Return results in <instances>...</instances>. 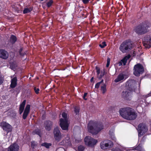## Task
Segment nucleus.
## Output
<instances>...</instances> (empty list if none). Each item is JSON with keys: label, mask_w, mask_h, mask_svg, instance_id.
Wrapping results in <instances>:
<instances>
[{"label": "nucleus", "mask_w": 151, "mask_h": 151, "mask_svg": "<svg viewBox=\"0 0 151 151\" xmlns=\"http://www.w3.org/2000/svg\"><path fill=\"white\" fill-rule=\"evenodd\" d=\"M136 81L134 80L127 81L126 83V89L124 90L121 94L123 98L126 100H130L132 96V91L135 89Z\"/></svg>", "instance_id": "1"}, {"label": "nucleus", "mask_w": 151, "mask_h": 151, "mask_svg": "<svg viewBox=\"0 0 151 151\" xmlns=\"http://www.w3.org/2000/svg\"><path fill=\"white\" fill-rule=\"evenodd\" d=\"M120 114L123 118L128 120L135 119L137 116V113L132 109L127 107L121 109L119 110Z\"/></svg>", "instance_id": "2"}, {"label": "nucleus", "mask_w": 151, "mask_h": 151, "mask_svg": "<svg viewBox=\"0 0 151 151\" xmlns=\"http://www.w3.org/2000/svg\"><path fill=\"white\" fill-rule=\"evenodd\" d=\"M88 128L89 132L93 134H96L103 129V127L102 124L90 121L88 124Z\"/></svg>", "instance_id": "3"}, {"label": "nucleus", "mask_w": 151, "mask_h": 151, "mask_svg": "<svg viewBox=\"0 0 151 151\" xmlns=\"http://www.w3.org/2000/svg\"><path fill=\"white\" fill-rule=\"evenodd\" d=\"M150 27L151 24L150 22H144L136 27L134 31L138 34H144L150 29Z\"/></svg>", "instance_id": "4"}, {"label": "nucleus", "mask_w": 151, "mask_h": 151, "mask_svg": "<svg viewBox=\"0 0 151 151\" xmlns=\"http://www.w3.org/2000/svg\"><path fill=\"white\" fill-rule=\"evenodd\" d=\"M62 115L63 119L61 118L60 119V125L63 129L67 130L68 129L69 124L68 120L67 115L65 112H63Z\"/></svg>", "instance_id": "5"}, {"label": "nucleus", "mask_w": 151, "mask_h": 151, "mask_svg": "<svg viewBox=\"0 0 151 151\" xmlns=\"http://www.w3.org/2000/svg\"><path fill=\"white\" fill-rule=\"evenodd\" d=\"M133 47L131 42L129 40H126L122 43L119 47L120 50L123 52H126L131 50Z\"/></svg>", "instance_id": "6"}, {"label": "nucleus", "mask_w": 151, "mask_h": 151, "mask_svg": "<svg viewBox=\"0 0 151 151\" xmlns=\"http://www.w3.org/2000/svg\"><path fill=\"white\" fill-rule=\"evenodd\" d=\"M84 142L86 146L93 147L98 142L97 139L89 136H87L84 139Z\"/></svg>", "instance_id": "7"}, {"label": "nucleus", "mask_w": 151, "mask_h": 151, "mask_svg": "<svg viewBox=\"0 0 151 151\" xmlns=\"http://www.w3.org/2000/svg\"><path fill=\"white\" fill-rule=\"evenodd\" d=\"M137 130L139 137L141 136L148 131L147 126L145 123H141L138 126Z\"/></svg>", "instance_id": "8"}, {"label": "nucleus", "mask_w": 151, "mask_h": 151, "mask_svg": "<svg viewBox=\"0 0 151 151\" xmlns=\"http://www.w3.org/2000/svg\"><path fill=\"white\" fill-rule=\"evenodd\" d=\"M134 74L136 76H139L144 71L143 68L139 64L135 65L134 67Z\"/></svg>", "instance_id": "9"}, {"label": "nucleus", "mask_w": 151, "mask_h": 151, "mask_svg": "<svg viewBox=\"0 0 151 151\" xmlns=\"http://www.w3.org/2000/svg\"><path fill=\"white\" fill-rule=\"evenodd\" d=\"M113 145L112 142L109 140H106L101 142L100 147L102 149H106L111 147Z\"/></svg>", "instance_id": "10"}, {"label": "nucleus", "mask_w": 151, "mask_h": 151, "mask_svg": "<svg viewBox=\"0 0 151 151\" xmlns=\"http://www.w3.org/2000/svg\"><path fill=\"white\" fill-rule=\"evenodd\" d=\"M129 75L127 73L123 72L120 74L115 79L114 81L115 82H118L119 81H123L124 80L127 78Z\"/></svg>", "instance_id": "11"}, {"label": "nucleus", "mask_w": 151, "mask_h": 151, "mask_svg": "<svg viewBox=\"0 0 151 151\" xmlns=\"http://www.w3.org/2000/svg\"><path fill=\"white\" fill-rule=\"evenodd\" d=\"M54 135L55 139L57 141H59L61 138L62 136L58 127L55 128L54 131Z\"/></svg>", "instance_id": "12"}, {"label": "nucleus", "mask_w": 151, "mask_h": 151, "mask_svg": "<svg viewBox=\"0 0 151 151\" xmlns=\"http://www.w3.org/2000/svg\"><path fill=\"white\" fill-rule=\"evenodd\" d=\"M1 126L4 131L7 132L11 131L12 127L8 123L3 122L1 123Z\"/></svg>", "instance_id": "13"}, {"label": "nucleus", "mask_w": 151, "mask_h": 151, "mask_svg": "<svg viewBox=\"0 0 151 151\" xmlns=\"http://www.w3.org/2000/svg\"><path fill=\"white\" fill-rule=\"evenodd\" d=\"M60 145L65 146H68L71 145V143L70 141L69 137H67L63 139L60 143Z\"/></svg>", "instance_id": "14"}, {"label": "nucleus", "mask_w": 151, "mask_h": 151, "mask_svg": "<svg viewBox=\"0 0 151 151\" xmlns=\"http://www.w3.org/2000/svg\"><path fill=\"white\" fill-rule=\"evenodd\" d=\"M8 52L4 50H0V58L4 59H7L9 57Z\"/></svg>", "instance_id": "15"}, {"label": "nucleus", "mask_w": 151, "mask_h": 151, "mask_svg": "<svg viewBox=\"0 0 151 151\" xmlns=\"http://www.w3.org/2000/svg\"><path fill=\"white\" fill-rule=\"evenodd\" d=\"M19 149L18 145L16 143L11 145L8 148V151H18Z\"/></svg>", "instance_id": "16"}, {"label": "nucleus", "mask_w": 151, "mask_h": 151, "mask_svg": "<svg viewBox=\"0 0 151 151\" xmlns=\"http://www.w3.org/2000/svg\"><path fill=\"white\" fill-rule=\"evenodd\" d=\"M30 107V106L29 104H28L26 106L23 115V119H25L27 116L29 111Z\"/></svg>", "instance_id": "17"}, {"label": "nucleus", "mask_w": 151, "mask_h": 151, "mask_svg": "<svg viewBox=\"0 0 151 151\" xmlns=\"http://www.w3.org/2000/svg\"><path fill=\"white\" fill-rule=\"evenodd\" d=\"M130 55H128L124 57L119 63V65L120 66L122 65H125L127 60L130 58Z\"/></svg>", "instance_id": "18"}, {"label": "nucleus", "mask_w": 151, "mask_h": 151, "mask_svg": "<svg viewBox=\"0 0 151 151\" xmlns=\"http://www.w3.org/2000/svg\"><path fill=\"white\" fill-rule=\"evenodd\" d=\"M144 46L145 47L149 48L151 46V36L149 37V40L143 41Z\"/></svg>", "instance_id": "19"}, {"label": "nucleus", "mask_w": 151, "mask_h": 151, "mask_svg": "<svg viewBox=\"0 0 151 151\" xmlns=\"http://www.w3.org/2000/svg\"><path fill=\"white\" fill-rule=\"evenodd\" d=\"M17 78L16 77H14L11 79V84L10 86L11 88H14L17 85Z\"/></svg>", "instance_id": "20"}, {"label": "nucleus", "mask_w": 151, "mask_h": 151, "mask_svg": "<svg viewBox=\"0 0 151 151\" xmlns=\"http://www.w3.org/2000/svg\"><path fill=\"white\" fill-rule=\"evenodd\" d=\"M115 151H131L128 148L121 146L119 148H117Z\"/></svg>", "instance_id": "21"}, {"label": "nucleus", "mask_w": 151, "mask_h": 151, "mask_svg": "<svg viewBox=\"0 0 151 151\" xmlns=\"http://www.w3.org/2000/svg\"><path fill=\"white\" fill-rule=\"evenodd\" d=\"M45 124L46 125L45 129L48 130H50L52 125V122L50 121L46 122Z\"/></svg>", "instance_id": "22"}, {"label": "nucleus", "mask_w": 151, "mask_h": 151, "mask_svg": "<svg viewBox=\"0 0 151 151\" xmlns=\"http://www.w3.org/2000/svg\"><path fill=\"white\" fill-rule=\"evenodd\" d=\"M150 93L147 95H147L145 96V97L146 98V101L147 104H150L151 103V96H150Z\"/></svg>", "instance_id": "23"}, {"label": "nucleus", "mask_w": 151, "mask_h": 151, "mask_svg": "<svg viewBox=\"0 0 151 151\" xmlns=\"http://www.w3.org/2000/svg\"><path fill=\"white\" fill-rule=\"evenodd\" d=\"M132 150H137L140 151H145L142 148L141 145H139L138 146L135 148H133Z\"/></svg>", "instance_id": "24"}, {"label": "nucleus", "mask_w": 151, "mask_h": 151, "mask_svg": "<svg viewBox=\"0 0 151 151\" xmlns=\"http://www.w3.org/2000/svg\"><path fill=\"white\" fill-rule=\"evenodd\" d=\"M109 134L110 136V137L111 139L114 141H116V137L115 136L114 132H111L110 131L109 132Z\"/></svg>", "instance_id": "25"}, {"label": "nucleus", "mask_w": 151, "mask_h": 151, "mask_svg": "<svg viewBox=\"0 0 151 151\" xmlns=\"http://www.w3.org/2000/svg\"><path fill=\"white\" fill-rule=\"evenodd\" d=\"M25 104H20L19 107V112L20 114H21L24 109Z\"/></svg>", "instance_id": "26"}, {"label": "nucleus", "mask_w": 151, "mask_h": 151, "mask_svg": "<svg viewBox=\"0 0 151 151\" xmlns=\"http://www.w3.org/2000/svg\"><path fill=\"white\" fill-rule=\"evenodd\" d=\"M32 10V8L31 7L25 8L24 10L23 13L24 14H26L29 13Z\"/></svg>", "instance_id": "27"}, {"label": "nucleus", "mask_w": 151, "mask_h": 151, "mask_svg": "<svg viewBox=\"0 0 151 151\" xmlns=\"http://www.w3.org/2000/svg\"><path fill=\"white\" fill-rule=\"evenodd\" d=\"M53 3V1L52 0H47L46 3L47 6L48 7H50L52 4Z\"/></svg>", "instance_id": "28"}, {"label": "nucleus", "mask_w": 151, "mask_h": 151, "mask_svg": "<svg viewBox=\"0 0 151 151\" xmlns=\"http://www.w3.org/2000/svg\"><path fill=\"white\" fill-rule=\"evenodd\" d=\"M16 37L14 35H12L10 38V41L12 43H14L16 41Z\"/></svg>", "instance_id": "29"}, {"label": "nucleus", "mask_w": 151, "mask_h": 151, "mask_svg": "<svg viewBox=\"0 0 151 151\" xmlns=\"http://www.w3.org/2000/svg\"><path fill=\"white\" fill-rule=\"evenodd\" d=\"M41 145L42 146L45 147L46 148H48L51 145V144L50 143H48L46 142H45L42 144Z\"/></svg>", "instance_id": "30"}, {"label": "nucleus", "mask_w": 151, "mask_h": 151, "mask_svg": "<svg viewBox=\"0 0 151 151\" xmlns=\"http://www.w3.org/2000/svg\"><path fill=\"white\" fill-rule=\"evenodd\" d=\"M101 91L103 94H104L106 91V86L105 85H104L101 87Z\"/></svg>", "instance_id": "31"}, {"label": "nucleus", "mask_w": 151, "mask_h": 151, "mask_svg": "<svg viewBox=\"0 0 151 151\" xmlns=\"http://www.w3.org/2000/svg\"><path fill=\"white\" fill-rule=\"evenodd\" d=\"M79 111V108L78 107H76L74 109V111L76 114H78Z\"/></svg>", "instance_id": "32"}, {"label": "nucleus", "mask_w": 151, "mask_h": 151, "mask_svg": "<svg viewBox=\"0 0 151 151\" xmlns=\"http://www.w3.org/2000/svg\"><path fill=\"white\" fill-rule=\"evenodd\" d=\"M84 149V147L82 145H80L78 147V150L77 151H83Z\"/></svg>", "instance_id": "33"}, {"label": "nucleus", "mask_w": 151, "mask_h": 151, "mask_svg": "<svg viewBox=\"0 0 151 151\" xmlns=\"http://www.w3.org/2000/svg\"><path fill=\"white\" fill-rule=\"evenodd\" d=\"M104 81V80H102L100 82H99L98 83H97L95 85V87L96 88H98L100 86V84L102 83H103Z\"/></svg>", "instance_id": "34"}, {"label": "nucleus", "mask_w": 151, "mask_h": 151, "mask_svg": "<svg viewBox=\"0 0 151 151\" xmlns=\"http://www.w3.org/2000/svg\"><path fill=\"white\" fill-rule=\"evenodd\" d=\"M37 144L36 142L35 141H32L31 143V147L32 148H34L37 145Z\"/></svg>", "instance_id": "35"}, {"label": "nucleus", "mask_w": 151, "mask_h": 151, "mask_svg": "<svg viewBox=\"0 0 151 151\" xmlns=\"http://www.w3.org/2000/svg\"><path fill=\"white\" fill-rule=\"evenodd\" d=\"M106 45V42H102V44L99 45V46L101 48H104Z\"/></svg>", "instance_id": "36"}, {"label": "nucleus", "mask_w": 151, "mask_h": 151, "mask_svg": "<svg viewBox=\"0 0 151 151\" xmlns=\"http://www.w3.org/2000/svg\"><path fill=\"white\" fill-rule=\"evenodd\" d=\"M34 90H35V93L36 94H38L39 93V91H40L39 88H37L36 87H35L34 88Z\"/></svg>", "instance_id": "37"}, {"label": "nucleus", "mask_w": 151, "mask_h": 151, "mask_svg": "<svg viewBox=\"0 0 151 151\" xmlns=\"http://www.w3.org/2000/svg\"><path fill=\"white\" fill-rule=\"evenodd\" d=\"M110 58H108L107 59V64L106 65V66L107 67H108L109 66L110 64Z\"/></svg>", "instance_id": "38"}, {"label": "nucleus", "mask_w": 151, "mask_h": 151, "mask_svg": "<svg viewBox=\"0 0 151 151\" xmlns=\"http://www.w3.org/2000/svg\"><path fill=\"white\" fill-rule=\"evenodd\" d=\"M96 72L98 75H99L100 72V69L98 67H96Z\"/></svg>", "instance_id": "39"}, {"label": "nucleus", "mask_w": 151, "mask_h": 151, "mask_svg": "<svg viewBox=\"0 0 151 151\" xmlns=\"http://www.w3.org/2000/svg\"><path fill=\"white\" fill-rule=\"evenodd\" d=\"M87 93H84L83 96V99L85 100H86L87 99L86 98V97L87 96Z\"/></svg>", "instance_id": "40"}, {"label": "nucleus", "mask_w": 151, "mask_h": 151, "mask_svg": "<svg viewBox=\"0 0 151 151\" xmlns=\"http://www.w3.org/2000/svg\"><path fill=\"white\" fill-rule=\"evenodd\" d=\"M84 4H87L89 1H90V0H82Z\"/></svg>", "instance_id": "41"}, {"label": "nucleus", "mask_w": 151, "mask_h": 151, "mask_svg": "<svg viewBox=\"0 0 151 151\" xmlns=\"http://www.w3.org/2000/svg\"><path fill=\"white\" fill-rule=\"evenodd\" d=\"M3 79L2 77L0 76V84H1L3 82Z\"/></svg>", "instance_id": "42"}, {"label": "nucleus", "mask_w": 151, "mask_h": 151, "mask_svg": "<svg viewBox=\"0 0 151 151\" xmlns=\"http://www.w3.org/2000/svg\"><path fill=\"white\" fill-rule=\"evenodd\" d=\"M11 67L12 68V69L14 70L16 67V65L15 64H14V65H13L11 64Z\"/></svg>", "instance_id": "43"}, {"label": "nucleus", "mask_w": 151, "mask_h": 151, "mask_svg": "<svg viewBox=\"0 0 151 151\" xmlns=\"http://www.w3.org/2000/svg\"><path fill=\"white\" fill-rule=\"evenodd\" d=\"M22 48H21L20 49V50H19V54L20 55H22V54L21 53V51H22Z\"/></svg>", "instance_id": "44"}, {"label": "nucleus", "mask_w": 151, "mask_h": 151, "mask_svg": "<svg viewBox=\"0 0 151 151\" xmlns=\"http://www.w3.org/2000/svg\"><path fill=\"white\" fill-rule=\"evenodd\" d=\"M93 79H94L92 77L91 79V82H92L93 81Z\"/></svg>", "instance_id": "45"}, {"label": "nucleus", "mask_w": 151, "mask_h": 151, "mask_svg": "<svg viewBox=\"0 0 151 151\" xmlns=\"http://www.w3.org/2000/svg\"><path fill=\"white\" fill-rule=\"evenodd\" d=\"M25 103H26V100H24L22 104H25Z\"/></svg>", "instance_id": "46"}, {"label": "nucleus", "mask_w": 151, "mask_h": 151, "mask_svg": "<svg viewBox=\"0 0 151 151\" xmlns=\"http://www.w3.org/2000/svg\"><path fill=\"white\" fill-rule=\"evenodd\" d=\"M36 133L37 134H39V132H36Z\"/></svg>", "instance_id": "47"}, {"label": "nucleus", "mask_w": 151, "mask_h": 151, "mask_svg": "<svg viewBox=\"0 0 151 151\" xmlns=\"http://www.w3.org/2000/svg\"><path fill=\"white\" fill-rule=\"evenodd\" d=\"M41 1H43V0H41Z\"/></svg>", "instance_id": "48"}]
</instances>
